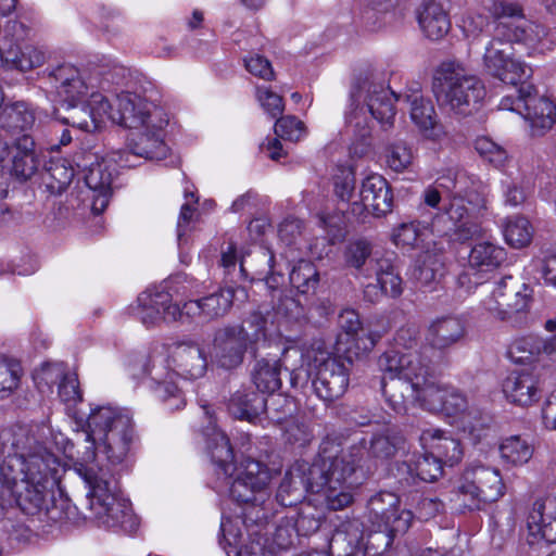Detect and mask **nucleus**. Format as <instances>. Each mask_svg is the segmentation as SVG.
<instances>
[{
  "label": "nucleus",
  "mask_w": 556,
  "mask_h": 556,
  "mask_svg": "<svg viewBox=\"0 0 556 556\" xmlns=\"http://www.w3.org/2000/svg\"><path fill=\"white\" fill-rule=\"evenodd\" d=\"M86 451L75 470L85 483L89 517L100 526L132 530L136 526L130 503L118 495L117 483L110 468L96 462L94 448L112 465L121 464L134 440V426L126 410L112 406L91 408L88 416Z\"/></svg>",
  "instance_id": "obj_1"
},
{
  "label": "nucleus",
  "mask_w": 556,
  "mask_h": 556,
  "mask_svg": "<svg viewBox=\"0 0 556 556\" xmlns=\"http://www.w3.org/2000/svg\"><path fill=\"white\" fill-rule=\"evenodd\" d=\"M46 431L17 425L0 432V506L15 502L31 515L43 508L64 471L62 458L39 441Z\"/></svg>",
  "instance_id": "obj_2"
},
{
  "label": "nucleus",
  "mask_w": 556,
  "mask_h": 556,
  "mask_svg": "<svg viewBox=\"0 0 556 556\" xmlns=\"http://www.w3.org/2000/svg\"><path fill=\"white\" fill-rule=\"evenodd\" d=\"M362 448L337 456L323 446L312 463H296L285 475L277 492L282 506H293L307 492L316 503L325 504L329 510H340L354 501L353 483L349 481L356 470L355 457H361Z\"/></svg>",
  "instance_id": "obj_3"
},
{
  "label": "nucleus",
  "mask_w": 556,
  "mask_h": 556,
  "mask_svg": "<svg viewBox=\"0 0 556 556\" xmlns=\"http://www.w3.org/2000/svg\"><path fill=\"white\" fill-rule=\"evenodd\" d=\"M165 127H142L125 150L112 151L105 156L98 152L81 150L74 155L76 166L86 172L85 182L91 191V210L101 214L108 206L117 176V168H130L138 165L139 159L163 160L168 154L164 142Z\"/></svg>",
  "instance_id": "obj_4"
},
{
  "label": "nucleus",
  "mask_w": 556,
  "mask_h": 556,
  "mask_svg": "<svg viewBox=\"0 0 556 556\" xmlns=\"http://www.w3.org/2000/svg\"><path fill=\"white\" fill-rule=\"evenodd\" d=\"M378 366L382 393L394 412L405 413L410 405L429 412L444 407L451 388L437 381L428 357L419 353L387 354L379 357Z\"/></svg>",
  "instance_id": "obj_5"
},
{
  "label": "nucleus",
  "mask_w": 556,
  "mask_h": 556,
  "mask_svg": "<svg viewBox=\"0 0 556 556\" xmlns=\"http://www.w3.org/2000/svg\"><path fill=\"white\" fill-rule=\"evenodd\" d=\"M395 96L374 75L361 76L352 86L344 114L345 132L350 137V152L363 156L370 148L371 118L383 129L392 127L395 118Z\"/></svg>",
  "instance_id": "obj_6"
},
{
  "label": "nucleus",
  "mask_w": 556,
  "mask_h": 556,
  "mask_svg": "<svg viewBox=\"0 0 556 556\" xmlns=\"http://www.w3.org/2000/svg\"><path fill=\"white\" fill-rule=\"evenodd\" d=\"M283 363L291 369V381L294 386L298 384L302 371H305L306 377L313 376V390L326 403L339 400L349 388L352 362L332 356L321 342L304 348L291 345L283 349Z\"/></svg>",
  "instance_id": "obj_7"
},
{
  "label": "nucleus",
  "mask_w": 556,
  "mask_h": 556,
  "mask_svg": "<svg viewBox=\"0 0 556 556\" xmlns=\"http://www.w3.org/2000/svg\"><path fill=\"white\" fill-rule=\"evenodd\" d=\"M206 451L216 466L217 475H223L230 483V496L238 503L263 504L268 497L270 482L269 469L258 460L244 458L239 465L233 464V452L226 434L215 426L204 433Z\"/></svg>",
  "instance_id": "obj_8"
},
{
  "label": "nucleus",
  "mask_w": 556,
  "mask_h": 556,
  "mask_svg": "<svg viewBox=\"0 0 556 556\" xmlns=\"http://www.w3.org/2000/svg\"><path fill=\"white\" fill-rule=\"evenodd\" d=\"M439 186L448 193V202L433 218V227L460 241L484 237L485 230L476 220V211L483 206V199L475 179L465 172H456L440 177Z\"/></svg>",
  "instance_id": "obj_9"
},
{
  "label": "nucleus",
  "mask_w": 556,
  "mask_h": 556,
  "mask_svg": "<svg viewBox=\"0 0 556 556\" xmlns=\"http://www.w3.org/2000/svg\"><path fill=\"white\" fill-rule=\"evenodd\" d=\"M207 362L203 350L193 342H180L170 346L168 359L152 355L144 366L150 380L149 387L166 403L169 409H181L185 404L182 392L173 381L174 374L193 380L203 377Z\"/></svg>",
  "instance_id": "obj_10"
},
{
  "label": "nucleus",
  "mask_w": 556,
  "mask_h": 556,
  "mask_svg": "<svg viewBox=\"0 0 556 556\" xmlns=\"http://www.w3.org/2000/svg\"><path fill=\"white\" fill-rule=\"evenodd\" d=\"M480 306L493 319L514 328L527 325L533 289L511 275L485 281L479 288Z\"/></svg>",
  "instance_id": "obj_11"
},
{
  "label": "nucleus",
  "mask_w": 556,
  "mask_h": 556,
  "mask_svg": "<svg viewBox=\"0 0 556 556\" xmlns=\"http://www.w3.org/2000/svg\"><path fill=\"white\" fill-rule=\"evenodd\" d=\"M439 104L450 113L466 116L478 110L484 98L482 81L454 61L442 62L434 74Z\"/></svg>",
  "instance_id": "obj_12"
},
{
  "label": "nucleus",
  "mask_w": 556,
  "mask_h": 556,
  "mask_svg": "<svg viewBox=\"0 0 556 556\" xmlns=\"http://www.w3.org/2000/svg\"><path fill=\"white\" fill-rule=\"evenodd\" d=\"M266 318L258 312L252 313L240 324H228L216 330L213 354L220 367L239 366L248 349L266 338Z\"/></svg>",
  "instance_id": "obj_13"
},
{
  "label": "nucleus",
  "mask_w": 556,
  "mask_h": 556,
  "mask_svg": "<svg viewBox=\"0 0 556 556\" xmlns=\"http://www.w3.org/2000/svg\"><path fill=\"white\" fill-rule=\"evenodd\" d=\"M126 68L114 66L112 72L91 73L89 70H79L72 64H63L54 68L49 77L60 98L64 103L91 99L92 94H102L98 89L104 88L106 83L121 84Z\"/></svg>",
  "instance_id": "obj_14"
},
{
  "label": "nucleus",
  "mask_w": 556,
  "mask_h": 556,
  "mask_svg": "<svg viewBox=\"0 0 556 556\" xmlns=\"http://www.w3.org/2000/svg\"><path fill=\"white\" fill-rule=\"evenodd\" d=\"M505 493L500 470L480 462L470 463L457 486L456 501L464 509H481L488 503L498 501Z\"/></svg>",
  "instance_id": "obj_15"
},
{
  "label": "nucleus",
  "mask_w": 556,
  "mask_h": 556,
  "mask_svg": "<svg viewBox=\"0 0 556 556\" xmlns=\"http://www.w3.org/2000/svg\"><path fill=\"white\" fill-rule=\"evenodd\" d=\"M400 498L392 492H379L368 502L369 521L372 533L368 544L381 543L384 552L397 534H404L410 527L413 514L408 509H400Z\"/></svg>",
  "instance_id": "obj_16"
},
{
  "label": "nucleus",
  "mask_w": 556,
  "mask_h": 556,
  "mask_svg": "<svg viewBox=\"0 0 556 556\" xmlns=\"http://www.w3.org/2000/svg\"><path fill=\"white\" fill-rule=\"evenodd\" d=\"M108 119L129 129L142 127H166L169 118L163 108L130 89L116 94L114 106L111 104Z\"/></svg>",
  "instance_id": "obj_17"
},
{
  "label": "nucleus",
  "mask_w": 556,
  "mask_h": 556,
  "mask_svg": "<svg viewBox=\"0 0 556 556\" xmlns=\"http://www.w3.org/2000/svg\"><path fill=\"white\" fill-rule=\"evenodd\" d=\"M393 207V194L387 179L379 174H370L362 180L357 200L352 201V215L365 222L368 215L381 217Z\"/></svg>",
  "instance_id": "obj_18"
},
{
  "label": "nucleus",
  "mask_w": 556,
  "mask_h": 556,
  "mask_svg": "<svg viewBox=\"0 0 556 556\" xmlns=\"http://www.w3.org/2000/svg\"><path fill=\"white\" fill-rule=\"evenodd\" d=\"M507 254L504 248L489 241L475 243L468 255V266L458 276V285L470 292L473 288H480L482 274L498 268L505 261Z\"/></svg>",
  "instance_id": "obj_19"
},
{
  "label": "nucleus",
  "mask_w": 556,
  "mask_h": 556,
  "mask_svg": "<svg viewBox=\"0 0 556 556\" xmlns=\"http://www.w3.org/2000/svg\"><path fill=\"white\" fill-rule=\"evenodd\" d=\"M338 326L341 333L338 336V345L345 344L342 351L359 356L374 350L383 337L384 331L368 330L361 333L363 323L359 314L350 307L343 308L338 316ZM341 351V348H339Z\"/></svg>",
  "instance_id": "obj_20"
},
{
  "label": "nucleus",
  "mask_w": 556,
  "mask_h": 556,
  "mask_svg": "<svg viewBox=\"0 0 556 556\" xmlns=\"http://www.w3.org/2000/svg\"><path fill=\"white\" fill-rule=\"evenodd\" d=\"M65 115H58L63 124L91 132L99 129L108 119L111 102L103 94H92L91 99L64 103Z\"/></svg>",
  "instance_id": "obj_21"
},
{
  "label": "nucleus",
  "mask_w": 556,
  "mask_h": 556,
  "mask_svg": "<svg viewBox=\"0 0 556 556\" xmlns=\"http://www.w3.org/2000/svg\"><path fill=\"white\" fill-rule=\"evenodd\" d=\"M376 283L364 288V295L369 302H378L383 295L399 298L403 292V280L394 265L393 253L375 256L371 262Z\"/></svg>",
  "instance_id": "obj_22"
},
{
  "label": "nucleus",
  "mask_w": 556,
  "mask_h": 556,
  "mask_svg": "<svg viewBox=\"0 0 556 556\" xmlns=\"http://www.w3.org/2000/svg\"><path fill=\"white\" fill-rule=\"evenodd\" d=\"M521 100L531 136H544L556 122V105L547 97L539 96L531 85L521 87Z\"/></svg>",
  "instance_id": "obj_23"
},
{
  "label": "nucleus",
  "mask_w": 556,
  "mask_h": 556,
  "mask_svg": "<svg viewBox=\"0 0 556 556\" xmlns=\"http://www.w3.org/2000/svg\"><path fill=\"white\" fill-rule=\"evenodd\" d=\"M139 318L150 327L159 320L175 321L185 315L184 306L172 303V295L164 291L148 290L138 296Z\"/></svg>",
  "instance_id": "obj_24"
},
{
  "label": "nucleus",
  "mask_w": 556,
  "mask_h": 556,
  "mask_svg": "<svg viewBox=\"0 0 556 556\" xmlns=\"http://www.w3.org/2000/svg\"><path fill=\"white\" fill-rule=\"evenodd\" d=\"M409 116L419 134L427 140L442 142L447 138V131L438 119L435 109L430 99L422 94L413 93L407 97Z\"/></svg>",
  "instance_id": "obj_25"
},
{
  "label": "nucleus",
  "mask_w": 556,
  "mask_h": 556,
  "mask_svg": "<svg viewBox=\"0 0 556 556\" xmlns=\"http://www.w3.org/2000/svg\"><path fill=\"white\" fill-rule=\"evenodd\" d=\"M235 290L219 288L217 291L201 299L184 303V316L212 321L226 316L233 304Z\"/></svg>",
  "instance_id": "obj_26"
},
{
  "label": "nucleus",
  "mask_w": 556,
  "mask_h": 556,
  "mask_svg": "<svg viewBox=\"0 0 556 556\" xmlns=\"http://www.w3.org/2000/svg\"><path fill=\"white\" fill-rule=\"evenodd\" d=\"M553 523H556V496L548 495L535 501L527 520L529 544L555 542Z\"/></svg>",
  "instance_id": "obj_27"
},
{
  "label": "nucleus",
  "mask_w": 556,
  "mask_h": 556,
  "mask_svg": "<svg viewBox=\"0 0 556 556\" xmlns=\"http://www.w3.org/2000/svg\"><path fill=\"white\" fill-rule=\"evenodd\" d=\"M419 441L424 452L435 456L444 465L453 466L463 458L459 440L448 431L433 427L427 428L421 431Z\"/></svg>",
  "instance_id": "obj_28"
},
{
  "label": "nucleus",
  "mask_w": 556,
  "mask_h": 556,
  "mask_svg": "<svg viewBox=\"0 0 556 556\" xmlns=\"http://www.w3.org/2000/svg\"><path fill=\"white\" fill-rule=\"evenodd\" d=\"M419 27L429 40L439 41L451 30L448 10L443 0H424L417 9Z\"/></svg>",
  "instance_id": "obj_29"
},
{
  "label": "nucleus",
  "mask_w": 556,
  "mask_h": 556,
  "mask_svg": "<svg viewBox=\"0 0 556 556\" xmlns=\"http://www.w3.org/2000/svg\"><path fill=\"white\" fill-rule=\"evenodd\" d=\"M506 399L520 406H529L540 397L535 377L526 371H514L503 382Z\"/></svg>",
  "instance_id": "obj_30"
},
{
  "label": "nucleus",
  "mask_w": 556,
  "mask_h": 556,
  "mask_svg": "<svg viewBox=\"0 0 556 556\" xmlns=\"http://www.w3.org/2000/svg\"><path fill=\"white\" fill-rule=\"evenodd\" d=\"M11 153V174L20 180L31 178L40 165L34 139L27 135L17 138Z\"/></svg>",
  "instance_id": "obj_31"
},
{
  "label": "nucleus",
  "mask_w": 556,
  "mask_h": 556,
  "mask_svg": "<svg viewBox=\"0 0 556 556\" xmlns=\"http://www.w3.org/2000/svg\"><path fill=\"white\" fill-rule=\"evenodd\" d=\"M228 409L238 419L257 422L266 410V397L257 391H237L230 399Z\"/></svg>",
  "instance_id": "obj_32"
},
{
  "label": "nucleus",
  "mask_w": 556,
  "mask_h": 556,
  "mask_svg": "<svg viewBox=\"0 0 556 556\" xmlns=\"http://www.w3.org/2000/svg\"><path fill=\"white\" fill-rule=\"evenodd\" d=\"M355 448H362V456L355 457L354 466L356 467V470L351 475V478L349 481L353 483V490L358 484V475L363 478L370 471V466L366 464V456L370 453L375 458H388L392 456L395 451L396 446L395 444L386 435H376L370 441V447L369 452L366 450L365 446L362 445H354L351 448L348 450V452H351ZM332 453L337 456H340L342 453H346V451H341L340 453H337L333 451V447L330 448Z\"/></svg>",
  "instance_id": "obj_33"
},
{
  "label": "nucleus",
  "mask_w": 556,
  "mask_h": 556,
  "mask_svg": "<svg viewBox=\"0 0 556 556\" xmlns=\"http://www.w3.org/2000/svg\"><path fill=\"white\" fill-rule=\"evenodd\" d=\"M465 336V326L457 317L438 318L429 327L427 340L438 350H445L460 341Z\"/></svg>",
  "instance_id": "obj_34"
},
{
  "label": "nucleus",
  "mask_w": 556,
  "mask_h": 556,
  "mask_svg": "<svg viewBox=\"0 0 556 556\" xmlns=\"http://www.w3.org/2000/svg\"><path fill=\"white\" fill-rule=\"evenodd\" d=\"M517 18L511 24H501L497 27V35H503L509 42H523L530 47H536L546 36L544 26L529 22L523 18V14L511 16Z\"/></svg>",
  "instance_id": "obj_35"
},
{
  "label": "nucleus",
  "mask_w": 556,
  "mask_h": 556,
  "mask_svg": "<svg viewBox=\"0 0 556 556\" xmlns=\"http://www.w3.org/2000/svg\"><path fill=\"white\" fill-rule=\"evenodd\" d=\"M282 366L291 371L283 363V353L280 359L262 358L256 362L253 370V381L261 393L276 392L280 388V371Z\"/></svg>",
  "instance_id": "obj_36"
},
{
  "label": "nucleus",
  "mask_w": 556,
  "mask_h": 556,
  "mask_svg": "<svg viewBox=\"0 0 556 556\" xmlns=\"http://www.w3.org/2000/svg\"><path fill=\"white\" fill-rule=\"evenodd\" d=\"M34 110L23 101L5 104L0 111V126L9 131H24L35 124Z\"/></svg>",
  "instance_id": "obj_37"
},
{
  "label": "nucleus",
  "mask_w": 556,
  "mask_h": 556,
  "mask_svg": "<svg viewBox=\"0 0 556 556\" xmlns=\"http://www.w3.org/2000/svg\"><path fill=\"white\" fill-rule=\"evenodd\" d=\"M514 58L513 43L508 39L495 37L485 47L483 64L486 72L496 77Z\"/></svg>",
  "instance_id": "obj_38"
},
{
  "label": "nucleus",
  "mask_w": 556,
  "mask_h": 556,
  "mask_svg": "<svg viewBox=\"0 0 556 556\" xmlns=\"http://www.w3.org/2000/svg\"><path fill=\"white\" fill-rule=\"evenodd\" d=\"M46 60V51L30 43H18L5 51V62L21 71L39 67L45 64Z\"/></svg>",
  "instance_id": "obj_39"
},
{
  "label": "nucleus",
  "mask_w": 556,
  "mask_h": 556,
  "mask_svg": "<svg viewBox=\"0 0 556 556\" xmlns=\"http://www.w3.org/2000/svg\"><path fill=\"white\" fill-rule=\"evenodd\" d=\"M74 175L75 169L66 160L52 159L46 167L42 181L52 194H60L72 182Z\"/></svg>",
  "instance_id": "obj_40"
},
{
  "label": "nucleus",
  "mask_w": 556,
  "mask_h": 556,
  "mask_svg": "<svg viewBox=\"0 0 556 556\" xmlns=\"http://www.w3.org/2000/svg\"><path fill=\"white\" fill-rule=\"evenodd\" d=\"M501 459L504 464L510 466H522L527 464L533 455V446L520 435H510L504 439L500 446Z\"/></svg>",
  "instance_id": "obj_41"
},
{
  "label": "nucleus",
  "mask_w": 556,
  "mask_h": 556,
  "mask_svg": "<svg viewBox=\"0 0 556 556\" xmlns=\"http://www.w3.org/2000/svg\"><path fill=\"white\" fill-rule=\"evenodd\" d=\"M324 508L329 509L325 504L314 502L313 496L302 503L294 521L296 532L305 536L315 533L325 517Z\"/></svg>",
  "instance_id": "obj_42"
},
{
  "label": "nucleus",
  "mask_w": 556,
  "mask_h": 556,
  "mask_svg": "<svg viewBox=\"0 0 556 556\" xmlns=\"http://www.w3.org/2000/svg\"><path fill=\"white\" fill-rule=\"evenodd\" d=\"M443 403L444 407H442L440 413L458 418L463 429L471 434L478 430V427L470 421L472 412L468 410L467 400L460 392L451 388Z\"/></svg>",
  "instance_id": "obj_43"
},
{
  "label": "nucleus",
  "mask_w": 556,
  "mask_h": 556,
  "mask_svg": "<svg viewBox=\"0 0 556 556\" xmlns=\"http://www.w3.org/2000/svg\"><path fill=\"white\" fill-rule=\"evenodd\" d=\"M543 339L534 336L515 339L507 350L508 358L516 364H527L543 353Z\"/></svg>",
  "instance_id": "obj_44"
},
{
  "label": "nucleus",
  "mask_w": 556,
  "mask_h": 556,
  "mask_svg": "<svg viewBox=\"0 0 556 556\" xmlns=\"http://www.w3.org/2000/svg\"><path fill=\"white\" fill-rule=\"evenodd\" d=\"M289 279L294 289L302 294H306L316 290L319 274L312 262L301 260L292 267Z\"/></svg>",
  "instance_id": "obj_45"
},
{
  "label": "nucleus",
  "mask_w": 556,
  "mask_h": 556,
  "mask_svg": "<svg viewBox=\"0 0 556 556\" xmlns=\"http://www.w3.org/2000/svg\"><path fill=\"white\" fill-rule=\"evenodd\" d=\"M443 465L435 456L424 452L422 455L406 464V469L412 478L417 477L421 481L433 482L442 476Z\"/></svg>",
  "instance_id": "obj_46"
},
{
  "label": "nucleus",
  "mask_w": 556,
  "mask_h": 556,
  "mask_svg": "<svg viewBox=\"0 0 556 556\" xmlns=\"http://www.w3.org/2000/svg\"><path fill=\"white\" fill-rule=\"evenodd\" d=\"M393 340V350L384 352L381 356L387 354L405 355L408 353H419L422 357H427L425 355L427 348L420 345L419 333L416 327H401L396 331Z\"/></svg>",
  "instance_id": "obj_47"
},
{
  "label": "nucleus",
  "mask_w": 556,
  "mask_h": 556,
  "mask_svg": "<svg viewBox=\"0 0 556 556\" xmlns=\"http://www.w3.org/2000/svg\"><path fill=\"white\" fill-rule=\"evenodd\" d=\"M23 374L18 361L0 358V399L9 397L20 388Z\"/></svg>",
  "instance_id": "obj_48"
},
{
  "label": "nucleus",
  "mask_w": 556,
  "mask_h": 556,
  "mask_svg": "<svg viewBox=\"0 0 556 556\" xmlns=\"http://www.w3.org/2000/svg\"><path fill=\"white\" fill-rule=\"evenodd\" d=\"M332 182L336 197L350 204L349 210L352 214V201L357 200L354 169L351 166H339L332 177Z\"/></svg>",
  "instance_id": "obj_49"
},
{
  "label": "nucleus",
  "mask_w": 556,
  "mask_h": 556,
  "mask_svg": "<svg viewBox=\"0 0 556 556\" xmlns=\"http://www.w3.org/2000/svg\"><path fill=\"white\" fill-rule=\"evenodd\" d=\"M533 236L530 222L520 216L509 218L504 227V238L507 244L515 249L527 247Z\"/></svg>",
  "instance_id": "obj_50"
},
{
  "label": "nucleus",
  "mask_w": 556,
  "mask_h": 556,
  "mask_svg": "<svg viewBox=\"0 0 556 556\" xmlns=\"http://www.w3.org/2000/svg\"><path fill=\"white\" fill-rule=\"evenodd\" d=\"M413 160V150L404 141L390 143L384 150L386 164L395 173H403L407 170L412 166Z\"/></svg>",
  "instance_id": "obj_51"
},
{
  "label": "nucleus",
  "mask_w": 556,
  "mask_h": 556,
  "mask_svg": "<svg viewBox=\"0 0 556 556\" xmlns=\"http://www.w3.org/2000/svg\"><path fill=\"white\" fill-rule=\"evenodd\" d=\"M442 261L438 254L426 252L418 260L415 269L416 279L425 287H430L441 277Z\"/></svg>",
  "instance_id": "obj_52"
},
{
  "label": "nucleus",
  "mask_w": 556,
  "mask_h": 556,
  "mask_svg": "<svg viewBox=\"0 0 556 556\" xmlns=\"http://www.w3.org/2000/svg\"><path fill=\"white\" fill-rule=\"evenodd\" d=\"M66 374L62 363H48L36 370L34 380L41 393H50L52 392V387L54 384L59 386Z\"/></svg>",
  "instance_id": "obj_53"
},
{
  "label": "nucleus",
  "mask_w": 556,
  "mask_h": 556,
  "mask_svg": "<svg viewBox=\"0 0 556 556\" xmlns=\"http://www.w3.org/2000/svg\"><path fill=\"white\" fill-rule=\"evenodd\" d=\"M478 154L496 168H501L508 160L507 151L491 138L482 136L475 141Z\"/></svg>",
  "instance_id": "obj_54"
},
{
  "label": "nucleus",
  "mask_w": 556,
  "mask_h": 556,
  "mask_svg": "<svg viewBox=\"0 0 556 556\" xmlns=\"http://www.w3.org/2000/svg\"><path fill=\"white\" fill-rule=\"evenodd\" d=\"M269 393V395H265L266 410H264L263 416L273 422H281L292 414L293 402L281 393Z\"/></svg>",
  "instance_id": "obj_55"
},
{
  "label": "nucleus",
  "mask_w": 556,
  "mask_h": 556,
  "mask_svg": "<svg viewBox=\"0 0 556 556\" xmlns=\"http://www.w3.org/2000/svg\"><path fill=\"white\" fill-rule=\"evenodd\" d=\"M275 132L285 140L298 142L306 136V127L295 116L287 115L277 119Z\"/></svg>",
  "instance_id": "obj_56"
},
{
  "label": "nucleus",
  "mask_w": 556,
  "mask_h": 556,
  "mask_svg": "<svg viewBox=\"0 0 556 556\" xmlns=\"http://www.w3.org/2000/svg\"><path fill=\"white\" fill-rule=\"evenodd\" d=\"M422 236L424 231L420 229L419 225L409 223L402 224L397 227L392 235V240L395 245L410 250L420 245L424 241Z\"/></svg>",
  "instance_id": "obj_57"
},
{
  "label": "nucleus",
  "mask_w": 556,
  "mask_h": 556,
  "mask_svg": "<svg viewBox=\"0 0 556 556\" xmlns=\"http://www.w3.org/2000/svg\"><path fill=\"white\" fill-rule=\"evenodd\" d=\"M531 74L532 68L528 64L517 58H514L505 67H503L501 73L495 78L505 84L516 86L518 84H523L531 76Z\"/></svg>",
  "instance_id": "obj_58"
},
{
  "label": "nucleus",
  "mask_w": 556,
  "mask_h": 556,
  "mask_svg": "<svg viewBox=\"0 0 556 556\" xmlns=\"http://www.w3.org/2000/svg\"><path fill=\"white\" fill-rule=\"evenodd\" d=\"M256 99L263 110L273 118L280 116L285 111V103L281 96L267 87H256Z\"/></svg>",
  "instance_id": "obj_59"
},
{
  "label": "nucleus",
  "mask_w": 556,
  "mask_h": 556,
  "mask_svg": "<svg viewBox=\"0 0 556 556\" xmlns=\"http://www.w3.org/2000/svg\"><path fill=\"white\" fill-rule=\"evenodd\" d=\"M58 394L60 400L67 405H75L81 400L79 382L77 376L67 372L58 386Z\"/></svg>",
  "instance_id": "obj_60"
},
{
  "label": "nucleus",
  "mask_w": 556,
  "mask_h": 556,
  "mask_svg": "<svg viewBox=\"0 0 556 556\" xmlns=\"http://www.w3.org/2000/svg\"><path fill=\"white\" fill-rule=\"evenodd\" d=\"M370 253L371 248L369 242L365 240H357L348 247L345 260L350 266L359 269L365 264Z\"/></svg>",
  "instance_id": "obj_61"
},
{
  "label": "nucleus",
  "mask_w": 556,
  "mask_h": 556,
  "mask_svg": "<svg viewBox=\"0 0 556 556\" xmlns=\"http://www.w3.org/2000/svg\"><path fill=\"white\" fill-rule=\"evenodd\" d=\"M484 8L494 18L521 15V7L509 0H489Z\"/></svg>",
  "instance_id": "obj_62"
},
{
  "label": "nucleus",
  "mask_w": 556,
  "mask_h": 556,
  "mask_svg": "<svg viewBox=\"0 0 556 556\" xmlns=\"http://www.w3.org/2000/svg\"><path fill=\"white\" fill-rule=\"evenodd\" d=\"M245 68L252 75L264 80H271L274 78V71L267 59L258 54L250 56L244 60Z\"/></svg>",
  "instance_id": "obj_63"
},
{
  "label": "nucleus",
  "mask_w": 556,
  "mask_h": 556,
  "mask_svg": "<svg viewBox=\"0 0 556 556\" xmlns=\"http://www.w3.org/2000/svg\"><path fill=\"white\" fill-rule=\"evenodd\" d=\"M319 225L323 227L331 241L340 239L343 236L344 216L343 214H320Z\"/></svg>",
  "instance_id": "obj_64"
}]
</instances>
